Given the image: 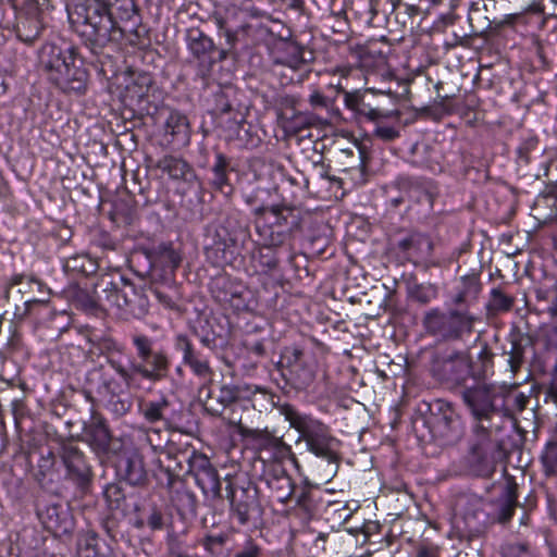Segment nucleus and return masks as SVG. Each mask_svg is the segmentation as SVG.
Returning <instances> with one entry per match:
<instances>
[{
    "mask_svg": "<svg viewBox=\"0 0 557 557\" xmlns=\"http://www.w3.org/2000/svg\"><path fill=\"white\" fill-rule=\"evenodd\" d=\"M284 416L290 426L300 433L310 453L329 462L337 460L338 441L331 434L326 424L289 407L285 408Z\"/></svg>",
    "mask_w": 557,
    "mask_h": 557,
    "instance_id": "nucleus-1",
    "label": "nucleus"
},
{
    "mask_svg": "<svg viewBox=\"0 0 557 557\" xmlns=\"http://www.w3.org/2000/svg\"><path fill=\"white\" fill-rule=\"evenodd\" d=\"M496 444L491 438L490 429L483 424L473 428L469 453L465 458L468 471L476 476H491L495 471L493 451Z\"/></svg>",
    "mask_w": 557,
    "mask_h": 557,
    "instance_id": "nucleus-2",
    "label": "nucleus"
},
{
    "mask_svg": "<svg viewBox=\"0 0 557 557\" xmlns=\"http://www.w3.org/2000/svg\"><path fill=\"white\" fill-rule=\"evenodd\" d=\"M499 398L498 391L487 384H478L462 392V399L478 421L476 424H482L484 420L491 419L498 409L497 400Z\"/></svg>",
    "mask_w": 557,
    "mask_h": 557,
    "instance_id": "nucleus-3",
    "label": "nucleus"
},
{
    "mask_svg": "<svg viewBox=\"0 0 557 557\" xmlns=\"http://www.w3.org/2000/svg\"><path fill=\"white\" fill-rule=\"evenodd\" d=\"M468 357L461 352H446L436 356L432 362L431 372L438 380L460 384L470 374Z\"/></svg>",
    "mask_w": 557,
    "mask_h": 557,
    "instance_id": "nucleus-4",
    "label": "nucleus"
},
{
    "mask_svg": "<svg viewBox=\"0 0 557 557\" xmlns=\"http://www.w3.org/2000/svg\"><path fill=\"white\" fill-rule=\"evenodd\" d=\"M85 11L83 23L91 28V35L98 39H109L111 34L117 29L116 21L106 4L96 2L83 9Z\"/></svg>",
    "mask_w": 557,
    "mask_h": 557,
    "instance_id": "nucleus-5",
    "label": "nucleus"
},
{
    "mask_svg": "<svg viewBox=\"0 0 557 557\" xmlns=\"http://www.w3.org/2000/svg\"><path fill=\"white\" fill-rule=\"evenodd\" d=\"M60 457L73 480L84 482L90 475V468L85 461L83 453L73 443H64L61 446Z\"/></svg>",
    "mask_w": 557,
    "mask_h": 557,
    "instance_id": "nucleus-6",
    "label": "nucleus"
},
{
    "mask_svg": "<svg viewBox=\"0 0 557 557\" xmlns=\"http://www.w3.org/2000/svg\"><path fill=\"white\" fill-rule=\"evenodd\" d=\"M423 424L429 430L431 438H442L445 442H450L459 434V421L451 411L431 414L423 421Z\"/></svg>",
    "mask_w": 557,
    "mask_h": 557,
    "instance_id": "nucleus-7",
    "label": "nucleus"
},
{
    "mask_svg": "<svg viewBox=\"0 0 557 557\" xmlns=\"http://www.w3.org/2000/svg\"><path fill=\"white\" fill-rule=\"evenodd\" d=\"M237 431L239 435L247 440L256 449L274 450L281 453L286 448L283 440L278 436H275L267 429H250L239 424Z\"/></svg>",
    "mask_w": 557,
    "mask_h": 557,
    "instance_id": "nucleus-8",
    "label": "nucleus"
},
{
    "mask_svg": "<svg viewBox=\"0 0 557 557\" xmlns=\"http://www.w3.org/2000/svg\"><path fill=\"white\" fill-rule=\"evenodd\" d=\"M156 166L172 181L191 183L196 178L191 165L183 158L176 156L168 154L162 157Z\"/></svg>",
    "mask_w": 557,
    "mask_h": 557,
    "instance_id": "nucleus-9",
    "label": "nucleus"
},
{
    "mask_svg": "<svg viewBox=\"0 0 557 557\" xmlns=\"http://www.w3.org/2000/svg\"><path fill=\"white\" fill-rule=\"evenodd\" d=\"M86 73L75 66L74 58L67 63L66 70L51 75V81L65 91L82 92L85 89Z\"/></svg>",
    "mask_w": 557,
    "mask_h": 557,
    "instance_id": "nucleus-10",
    "label": "nucleus"
},
{
    "mask_svg": "<svg viewBox=\"0 0 557 557\" xmlns=\"http://www.w3.org/2000/svg\"><path fill=\"white\" fill-rule=\"evenodd\" d=\"M40 58L41 62L49 71V77L51 78L52 74L66 70V65L73 59V55L70 51L64 52L55 45L49 44L42 47Z\"/></svg>",
    "mask_w": 557,
    "mask_h": 557,
    "instance_id": "nucleus-11",
    "label": "nucleus"
},
{
    "mask_svg": "<svg viewBox=\"0 0 557 557\" xmlns=\"http://www.w3.org/2000/svg\"><path fill=\"white\" fill-rule=\"evenodd\" d=\"M147 366L134 364L133 370L143 377L151 381H157L163 377L168 371L169 361L163 352H154L148 358Z\"/></svg>",
    "mask_w": 557,
    "mask_h": 557,
    "instance_id": "nucleus-12",
    "label": "nucleus"
},
{
    "mask_svg": "<svg viewBox=\"0 0 557 557\" xmlns=\"http://www.w3.org/2000/svg\"><path fill=\"white\" fill-rule=\"evenodd\" d=\"M479 318L468 313L454 310L448 315V337L459 338L463 334H471L473 324Z\"/></svg>",
    "mask_w": 557,
    "mask_h": 557,
    "instance_id": "nucleus-13",
    "label": "nucleus"
},
{
    "mask_svg": "<svg viewBox=\"0 0 557 557\" xmlns=\"http://www.w3.org/2000/svg\"><path fill=\"white\" fill-rule=\"evenodd\" d=\"M120 468L124 471L125 479L133 485L141 483L146 478L143 457L139 453H131L121 461Z\"/></svg>",
    "mask_w": 557,
    "mask_h": 557,
    "instance_id": "nucleus-14",
    "label": "nucleus"
},
{
    "mask_svg": "<svg viewBox=\"0 0 557 557\" xmlns=\"http://www.w3.org/2000/svg\"><path fill=\"white\" fill-rule=\"evenodd\" d=\"M517 498V484L513 482L507 483L499 498L497 508L496 519L499 522H507L511 519L518 505Z\"/></svg>",
    "mask_w": 557,
    "mask_h": 557,
    "instance_id": "nucleus-15",
    "label": "nucleus"
},
{
    "mask_svg": "<svg viewBox=\"0 0 557 557\" xmlns=\"http://www.w3.org/2000/svg\"><path fill=\"white\" fill-rule=\"evenodd\" d=\"M165 131L183 145L189 143V123L186 115L183 113L178 111H172L166 119Z\"/></svg>",
    "mask_w": 557,
    "mask_h": 557,
    "instance_id": "nucleus-16",
    "label": "nucleus"
},
{
    "mask_svg": "<svg viewBox=\"0 0 557 557\" xmlns=\"http://www.w3.org/2000/svg\"><path fill=\"white\" fill-rule=\"evenodd\" d=\"M169 407L170 403L165 398L149 401L143 409L144 418L150 423L163 421L165 425H169L174 420V413L169 412Z\"/></svg>",
    "mask_w": 557,
    "mask_h": 557,
    "instance_id": "nucleus-17",
    "label": "nucleus"
},
{
    "mask_svg": "<svg viewBox=\"0 0 557 557\" xmlns=\"http://www.w3.org/2000/svg\"><path fill=\"white\" fill-rule=\"evenodd\" d=\"M306 50L293 42L285 44L284 55L277 58V62L293 70H299L306 62Z\"/></svg>",
    "mask_w": 557,
    "mask_h": 557,
    "instance_id": "nucleus-18",
    "label": "nucleus"
},
{
    "mask_svg": "<svg viewBox=\"0 0 557 557\" xmlns=\"http://www.w3.org/2000/svg\"><path fill=\"white\" fill-rule=\"evenodd\" d=\"M198 486L207 495L219 496L221 492V482L219 473L214 468L201 471L195 476Z\"/></svg>",
    "mask_w": 557,
    "mask_h": 557,
    "instance_id": "nucleus-19",
    "label": "nucleus"
},
{
    "mask_svg": "<svg viewBox=\"0 0 557 557\" xmlns=\"http://www.w3.org/2000/svg\"><path fill=\"white\" fill-rule=\"evenodd\" d=\"M481 290V285L474 275L463 276L458 286V292L455 296V304L460 305L468 302L470 299H474Z\"/></svg>",
    "mask_w": 557,
    "mask_h": 557,
    "instance_id": "nucleus-20",
    "label": "nucleus"
},
{
    "mask_svg": "<svg viewBox=\"0 0 557 557\" xmlns=\"http://www.w3.org/2000/svg\"><path fill=\"white\" fill-rule=\"evenodd\" d=\"M424 326L431 334L448 337V315L433 310L425 315Z\"/></svg>",
    "mask_w": 557,
    "mask_h": 557,
    "instance_id": "nucleus-21",
    "label": "nucleus"
},
{
    "mask_svg": "<svg viewBox=\"0 0 557 557\" xmlns=\"http://www.w3.org/2000/svg\"><path fill=\"white\" fill-rule=\"evenodd\" d=\"M541 462L546 476L557 475V441L546 443L541 455Z\"/></svg>",
    "mask_w": 557,
    "mask_h": 557,
    "instance_id": "nucleus-22",
    "label": "nucleus"
},
{
    "mask_svg": "<svg viewBox=\"0 0 557 557\" xmlns=\"http://www.w3.org/2000/svg\"><path fill=\"white\" fill-rule=\"evenodd\" d=\"M270 486L275 497L281 503H286L294 493V483L287 475L276 476L270 481Z\"/></svg>",
    "mask_w": 557,
    "mask_h": 557,
    "instance_id": "nucleus-23",
    "label": "nucleus"
},
{
    "mask_svg": "<svg viewBox=\"0 0 557 557\" xmlns=\"http://www.w3.org/2000/svg\"><path fill=\"white\" fill-rule=\"evenodd\" d=\"M227 169L228 161L226 157L222 153H216L215 161L212 168V184L219 189H223L225 186L228 185Z\"/></svg>",
    "mask_w": 557,
    "mask_h": 557,
    "instance_id": "nucleus-24",
    "label": "nucleus"
},
{
    "mask_svg": "<svg viewBox=\"0 0 557 557\" xmlns=\"http://www.w3.org/2000/svg\"><path fill=\"white\" fill-rule=\"evenodd\" d=\"M183 362L187 364L191 371L201 379H208L211 375V369L207 359L201 358L194 350L183 356Z\"/></svg>",
    "mask_w": 557,
    "mask_h": 557,
    "instance_id": "nucleus-25",
    "label": "nucleus"
},
{
    "mask_svg": "<svg viewBox=\"0 0 557 557\" xmlns=\"http://www.w3.org/2000/svg\"><path fill=\"white\" fill-rule=\"evenodd\" d=\"M507 354V363L510 369V372L512 374H516L523 364L525 347L522 345L520 339L515 338L511 341V348Z\"/></svg>",
    "mask_w": 557,
    "mask_h": 557,
    "instance_id": "nucleus-26",
    "label": "nucleus"
},
{
    "mask_svg": "<svg viewBox=\"0 0 557 557\" xmlns=\"http://www.w3.org/2000/svg\"><path fill=\"white\" fill-rule=\"evenodd\" d=\"M503 557H536L527 543H507L502 547Z\"/></svg>",
    "mask_w": 557,
    "mask_h": 557,
    "instance_id": "nucleus-27",
    "label": "nucleus"
},
{
    "mask_svg": "<svg viewBox=\"0 0 557 557\" xmlns=\"http://www.w3.org/2000/svg\"><path fill=\"white\" fill-rule=\"evenodd\" d=\"M513 304V299L505 295L502 290L494 288L491 293L488 307L492 311H508Z\"/></svg>",
    "mask_w": 557,
    "mask_h": 557,
    "instance_id": "nucleus-28",
    "label": "nucleus"
},
{
    "mask_svg": "<svg viewBox=\"0 0 557 557\" xmlns=\"http://www.w3.org/2000/svg\"><path fill=\"white\" fill-rule=\"evenodd\" d=\"M109 13L112 14V20H129L135 13V4L133 0H121L120 4L114 7L111 5Z\"/></svg>",
    "mask_w": 557,
    "mask_h": 557,
    "instance_id": "nucleus-29",
    "label": "nucleus"
},
{
    "mask_svg": "<svg viewBox=\"0 0 557 557\" xmlns=\"http://www.w3.org/2000/svg\"><path fill=\"white\" fill-rule=\"evenodd\" d=\"M374 135L384 141H392L399 136V129L382 121L376 123Z\"/></svg>",
    "mask_w": 557,
    "mask_h": 557,
    "instance_id": "nucleus-30",
    "label": "nucleus"
},
{
    "mask_svg": "<svg viewBox=\"0 0 557 557\" xmlns=\"http://www.w3.org/2000/svg\"><path fill=\"white\" fill-rule=\"evenodd\" d=\"M211 48L212 41L206 36H202L201 34H199L198 38H191L189 42V49L196 57L205 54Z\"/></svg>",
    "mask_w": 557,
    "mask_h": 557,
    "instance_id": "nucleus-31",
    "label": "nucleus"
},
{
    "mask_svg": "<svg viewBox=\"0 0 557 557\" xmlns=\"http://www.w3.org/2000/svg\"><path fill=\"white\" fill-rule=\"evenodd\" d=\"M158 253L172 267L177 268L181 263V256L171 245L161 244L158 247Z\"/></svg>",
    "mask_w": 557,
    "mask_h": 557,
    "instance_id": "nucleus-32",
    "label": "nucleus"
},
{
    "mask_svg": "<svg viewBox=\"0 0 557 557\" xmlns=\"http://www.w3.org/2000/svg\"><path fill=\"white\" fill-rule=\"evenodd\" d=\"M133 343L137 348L138 356L143 360H148L151 355V341L145 335H136L133 338Z\"/></svg>",
    "mask_w": 557,
    "mask_h": 557,
    "instance_id": "nucleus-33",
    "label": "nucleus"
},
{
    "mask_svg": "<svg viewBox=\"0 0 557 557\" xmlns=\"http://www.w3.org/2000/svg\"><path fill=\"white\" fill-rule=\"evenodd\" d=\"M239 388L234 385H223L220 389V401L224 405L236 401L239 397Z\"/></svg>",
    "mask_w": 557,
    "mask_h": 557,
    "instance_id": "nucleus-34",
    "label": "nucleus"
},
{
    "mask_svg": "<svg viewBox=\"0 0 557 557\" xmlns=\"http://www.w3.org/2000/svg\"><path fill=\"white\" fill-rule=\"evenodd\" d=\"M190 468L196 476L199 472H205L206 470L213 468V466L205 455H194L190 459Z\"/></svg>",
    "mask_w": 557,
    "mask_h": 557,
    "instance_id": "nucleus-35",
    "label": "nucleus"
},
{
    "mask_svg": "<svg viewBox=\"0 0 557 557\" xmlns=\"http://www.w3.org/2000/svg\"><path fill=\"white\" fill-rule=\"evenodd\" d=\"M534 206L557 209V186L553 191L545 195H540L536 198Z\"/></svg>",
    "mask_w": 557,
    "mask_h": 557,
    "instance_id": "nucleus-36",
    "label": "nucleus"
},
{
    "mask_svg": "<svg viewBox=\"0 0 557 557\" xmlns=\"http://www.w3.org/2000/svg\"><path fill=\"white\" fill-rule=\"evenodd\" d=\"M110 363H111V367L114 369V371L123 380V382L127 386H132L133 380H134V375L137 374L136 372H134L133 368L131 370H127L126 368H124L122 364H120L116 361H111Z\"/></svg>",
    "mask_w": 557,
    "mask_h": 557,
    "instance_id": "nucleus-37",
    "label": "nucleus"
},
{
    "mask_svg": "<svg viewBox=\"0 0 557 557\" xmlns=\"http://www.w3.org/2000/svg\"><path fill=\"white\" fill-rule=\"evenodd\" d=\"M437 296V287L435 284H420V302H428Z\"/></svg>",
    "mask_w": 557,
    "mask_h": 557,
    "instance_id": "nucleus-38",
    "label": "nucleus"
},
{
    "mask_svg": "<svg viewBox=\"0 0 557 557\" xmlns=\"http://www.w3.org/2000/svg\"><path fill=\"white\" fill-rule=\"evenodd\" d=\"M175 349L182 351L183 356H186L194 350L190 341L183 334L176 336Z\"/></svg>",
    "mask_w": 557,
    "mask_h": 557,
    "instance_id": "nucleus-39",
    "label": "nucleus"
},
{
    "mask_svg": "<svg viewBox=\"0 0 557 557\" xmlns=\"http://www.w3.org/2000/svg\"><path fill=\"white\" fill-rule=\"evenodd\" d=\"M260 548L252 541H247L244 548L236 554V557H259Z\"/></svg>",
    "mask_w": 557,
    "mask_h": 557,
    "instance_id": "nucleus-40",
    "label": "nucleus"
},
{
    "mask_svg": "<svg viewBox=\"0 0 557 557\" xmlns=\"http://www.w3.org/2000/svg\"><path fill=\"white\" fill-rule=\"evenodd\" d=\"M148 525L151 530H161L163 527L162 513L153 509L148 518Z\"/></svg>",
    "mask_w": 557,
    "mask_h": 557,
    "instance_id": "nucleus-41",
    "label": "nucleus"
},
{
    "mask_svg": "<svg viewBox=\"0 0 557 557\" xmlns=\"http://www.w3.org/2000/svg\"><path fill=\"white\" fill-rule=\"evenodd\" d=\"M361 113L364 114L369 120L374 121L376 123L382 122L383 113L375 108L362 109Z\"/></svg>",
    "mask_w": 557,
    "mask_h": 557,
    "instance_id": "nucleus-42",
    "label": "nucleus"
},
{
    "mask_svg": "<svg viewBox=\"0 0 557 557\" xmlns=\"http://www.w3.org/2000/svg\"><path fill=\"white\" fill-rule=\"evenodd\" d=\"M234 515L236 516L239 523L245 524L249 520L248 509L242 505H237L234 508Z\"/></svg>",
    "mask_w": 557,
    "mask_h": 557,
    "instance_id": "nucleus-43",
    "label": "nucleus"
},
{
    "mask_svg": "<svg viewBox=\"0 0 557 557\" xmlns=\"http://www.w3.org/2000/svg\"><path fill=\"white\" fill-rule=\"evenodd\" d=\"M419 556L420 557H438L437 556V548L432 546V547H426L424 544H421L420 543V553H419Z\"/></svg>",
    "mask_w": 557,
    "mask_h": 557,
    "instance_id": "nucleus-44",
    "label": "nucleus"
},
{
    "mask_svg": "<svg viewBox=\"0 0 557 557\" xmlns=\"http://www.w3.org/2000/svg\"><path fill=\"white\" fill-rule=\"evenodd\" d=\"M434 196L435 194L431 190V187H429L428 185H423V190H420V198L425 197L428 199V205L430 207H433L435 205Z\"/></svg>",
    "mask_w": 557,
    "mask_h": 557,
    "instance_id": "nucleus-45",
    "label": "nucleus"
},
{
    "mask_svg": "<svg viewBox=\"0 0 557 557\" xmlns=\"http://www.w3.org/2000/svg\"><path fill=\"white\" fill-rule=\"evenodd\" d=\"M222 540L220 537L208 536L203 541V546L207 550L212 552L215 545H221Z\"/></svg>",
    "mask_w": 557,
    "mask_h": 557,
    "instance_id": "nucleus-46",
    "label": "nucleus"
},
{
    "mask_svg": "<svg viewBox=\"0 0 557 557\" xmlns=\"http://www.w3.org/2000/svg\"><path fill=\"white\" fill-rule=\"evenodd\" d=\"M101 443L107 444L109 442V432L103 425H99L96 429Z\"/></svg>",
    "mask_w": 557,
    "mask_h": 557,
    "instance_id": "nucleus-47",
    "label": "nucleus"
},
{
    "mask_svg": "<svg viewBox=\"0 0 557 557\" xmlns=\"http://www.w3.org/2000/svg\"><path fill=\"white\" fill-rule=\"evenodd\" d=\"M156 296L159 299V301L162 302L165 307L171 308L173 306L172 300L169 297L164 296L162 293L156 292Z\"/></svg>",
    "mask_w": 557,
    "mask_h": 557,
    "instance_id": "nucleus-48",
    "label": "nucleus"
},
{
    "mask_svg": "<svg viewBox=\"0 0 557 557\" xmlns=\"http://www.w3.org/2000/svg\"><path fill=\"white\" fill-rule=\"evenodd\" d=\"M314 379V373L311 370L305 372V376L302 380L304 385H309Z\"/></svg>",
    "mask_w": 557,
    "mask_h": 557,
    "instance_id": "nucleus-49",
    "label": "nucleus"
},
{
    "mask_svg": "<svg viewBox=\"0 0 557 557\" xmlns=\"http://www.w3.org/2000/svg\"><path fill=\"white\" fill-rule=\"evenodd\" d=\"M310 101L312 104H322L323 103V97L315 92L310 96Z\"/></svg>",
    "mask_w": 557,
    "mask_h": 557,
    "instance_id": "nucleus-50",
    "label": "nucleus"
},
{
    "mask_svg": "<svg viewBox=\"0 0 557 557\" xmlns=\"http://www.w3.org/2000/svg\"><path fill=\"white\" fill-rule=\"evenodd\" d=\"M404 203V199L400 197H392L389 199V205L393 207H397Z\"/></svg>",
    "mask_w": 557,
    "mask_h": 557,
    "instance_id": "nucleus-51",
    "label": "nucleus"
},
{
    "mask_svg": "<svg viewBox=\"0 0 557 557\" xmlns=\"http://www.w3.org/2000/svg\"><path fill=\"white\" fill-rule=\"evenodd\" d=\"M440 114H447L450 112V109L448 107H446L444 103H442L441 108L437 109Z\"/></svg>",
    "mask_w": 557,
    "mask_h": 557,
    "instance_id": "nucleus-52",
    "label": "nucleus"
},
{
    "mask_svg": "<svg viewBox=\"0 0 557 557\" xmlns=\"http://www.w3.org/2000/svg\"><path fill=\"white\" fill-rule=\"evenodd\" d=\"M534 220L536 221V223L534 224V228L541 227L543 224L547 222L546 220L541 221L540 218L537 216H534Z\"/></svg>",
    "mask_w": 557,
    "mask_h": 557,
    "instance_id": "nucleus-53",
    "label": "nucleus"
},
{
    "mask_svg": "<svg viewBox=\"0 0 557 557\" xmlns=\"http://www.w3.org/2000/svg\"><path fill=\"white\" fill-rule=\"evenodd\" d=\"M472 517L474 519H478L480 524H485L486 523V519H483V520L480 519V512H474Z\"/></svg>",
    "mask_w": 557,
    "mask_h": 557,
    "instance_id": "nucleus-54",
    "label": "nucleus"
},
{
    "mask_svg": "<svg viewBox=\"0 0 557 557\" xmlns=\"http://www.w3.org/2000/svg\"><path fill=\"white\" fill-rule=\"evenodd\" d=\"M300 355H301V351L299 349H294V356L296 359H298Z\"/></svg>",
    "mask_w": 557,
    "mask_h": 557,
    "instance_id": "nucleus-55",
    "label": "nucleus"
},
{
    "mask_svg": "<svg viewBox=\"0 0 557 557\" xmlns=\"http://www.w3.org/2000/svg\"><path fill=\"white\" fill-rule=\"evenodd\" d=\"M22 278H23V277H15V278L13 280V284H15V285H16V284L22 283Z\"/></svg>",
    "mask_w": 557,
    "mask_h": 557,
    "instance_id": "nucleus-56",
    "label": "nucleus"
},
{
    "mask_svg": "<svg viewBox=\"0 0 557 557\" xmlns=\"http://www.w3.org/2000/svg\"><path fill=\"white\" fill-rule=\"evenodd\" d=\"M426 112H428L426 108H420L419 114L422 115V114H425Z\"/></svg>",
    "mask_w": 557,
    "mask_h": 557,
    "instance_id": "nucleus-57",
    "label": "nucleus"
},
{
    "mask_svg": "<svg viewBox=\"0 0 557 557\" xmlns=\"http://www.w3.org/2000/svg\"><path fill=\"white\" fill-rule=\"evenodd\" d=\"M432 4H438L442 2V0H429Z\"/></svg>",
    "mask_w": 557,
    "mask_h": 557,
    "instance_id": "nucleus-58",
    "label": "nucleus"
},
{
    "mask_svg": "<svg viewBox=\"0 0 557 557\" xmlns=\"http://www.w3.org/2000/svg\"><path fill=\"white\" fill-rule=\"evenodd\" d=\"M143 524H144V523H143V521H137V522H136V527H137V528H141V527H143Z\"/></svg>",
    "mask_w": 557,
    "mask_h": 557,
    "instance_id": "nucleus-59",
    "label": "nucleus"
},
{
    "mask_svg": "<svg viewBox=\"0 0 557 557\" xmlns=\"http://www.w3.org/2000/svg\"><path fill=\"white\" fill-rule=\"evenodd\" d=\"M368 91L375 92L373 88H369Z\"/></svg>",
    "mask_w": 557,
    "mask_h": 557,
    "instance_id": "nucleus-60",
    "label": "nucleus"
},
{
    "mask_svg": "<svg viewBox=\"0 0 557 557\" xmlns=\"http://www.w3.org/2000/svg\"><path fill=\"white\" fill-rule=\"evenodd\" d=\"M428 246L430 249L432 248V244L429 240H428Z\"/></svg>",
    "mask_w": 557,
    "mask_h": 557,
    "instance_id": "nucleus-61",
    "label": "nucleus"
},
{
    "mask_svg": "<svg viewBox=\"0 0 557 557\" xmlns=\"http://www.w3.org/2000/svg\"><path fill=\"white\" fill-rule=\"evenodd\" d=\"M555 3H557V0H553Z\"/></svg>",
    "mask_w": 557,
    "mask_h": 557,
    "instance_id": "nucleus-62",
    "label": "nucleus"
}]
</instances>
